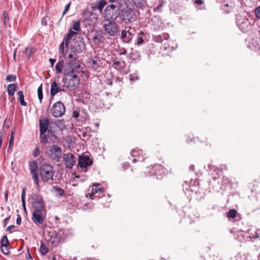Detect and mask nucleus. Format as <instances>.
<instances>
[{
    "mask_svg": "<svg viewBox=\"0 0 260 260\" xmlns=\"http://www.w3.org/2000/svg\"><path fill=\"white\" fill-rule=\"evenodd\" d=\"M81 68L80 61L76 58L67 63L62 80L63 87L70 91H74L78 88L80 80L77 74L82 72Z\"/></svg>",
    "mask_w": 260,
    "mask_h": 260,
    "instance_id": "1",
    "label": "nucleus"
},
{
    "mask_svg": "<svg viewBox=\"0 0 260 260\" xmlns=\"http://www.w3.org/2000/svg\"><path fill=\"white\" fill-rule=\"evenodd\" d=\"M29 169L30 174L36 185H39V180L37 170L39 171V175L43 182L49 180H53L54 171L53 167L49 164L42 163L38 168L37 162L35 160L29 162Z\"/></svg>",
    "mask_w": 260,
    "mask_h": 260,
    "instance_id": "2",
    "label": "nucleus"
},
{
    "mask_svg": "<svg viewBox=\"0 0 260 260\" xmlns=\"http://www.w3.org/2000/svg\"><path fill=\"white\" fill-rule=\"evenodd\" d=\"M48 155L52 161L59 162L62 156V149L57 145H52L49 147Z\"/></svg>",
    "mask_w": 260,
    "mask_h": 260,
    "instance_id": "3",
    "label": "nucleus"
},
{
    "mask_svg": "<svg viewBox=\"0 0 260 260\" xmlns=\"http://www.w3.org/2000/svg\"><path fill=\"white\" fill-rule=\"evenodd\" d=\"M66 108L64 104L59 101L53 104L51 109L52 115L55 118L62 117L64 114Z\"/></svg>",
    "mask_w": 260,
    "mask_h": 260,
    "instance_id": "4",
    "label": "nucleus"
},
{
    "mask_svg": "<svg viewBox=\"0 0 260 260\" xmlns=\"http://www.w3.org/2000/svg\"><path fill=\"white\" fill-rule=\"evenodd\" d=\"M105 31L110 36H114L118 32L119 27L115 22L109 21L104 25Z\"/></svg>",
    "mask_w": 260,
    "mask_h": 260,
    "instance_id": "5",
    "label": "nucleus"
},
{
    "mask_svg": "<svg viewBox=\"0 0 260 260\" xmlns=\"http://www.w3.org/2000/svg\"><path fill=\"white\" fill-rule=\"evenodd\" d=\"M63 161L67 169H71L75 164L76 157L71 153L64 154L63 155Z\"/></svg>",
    "mask_w": 260,
    "mask_h": 260,
    "instance_id": "6",
    "label": "nucleus"
},
{
    "mask_svg": "<svg viewBox=\"0 0 260 260\" xmlns=\"http://www.w3.org/2000/svg\"><path fill=\"white\" fill-rule=\"evenodd\" d=\"M92 163V160L88 155L82 154L79 156L78 165L80 168H86L91 166Z\"/></svg>",
    "mask_w": 260,
    "mask_h": 260,
    "instance_id": "7",
    "label": "nucleus"
},
{
    "mask_svg": "<svg viewBox=\"0 0 260 260\" xmlns=\"http://www.w3.org/2000/svg\"><path fill=\"white\" fill-rule=\"evenodd\" d=\"M125 7L121 10V17L122 20L127 23L129 22L131 19L132 18V10L131 8L128 7L126 3H125Z\"/></svg>",
    "mask_w": 260,
    "mask_h": 260,
    "instance_id": "8",
    "label": "nucleus"
},
{
    "mask_svg": "<svg viewBox=\"0 0 260 260\" xmlns=\"http://www.w3.org/2000/svg\"><path fill=\"white\" fill-rule=\"evenodd\" d=\"M1 251L6 255L10 253L9 249L8 248L9 245V241L7 235H4L0 240Z\"/></svg>",
    "mask_w": 260,
    "mask_h": 260,
    "instance_id": "9",
    "label": "nucleus"
},
{
    "mask_svg": "<svg viewBox=\"0 0 260 260\" xmlns=\"http://www.w3.org/2000/svg\"><path fill=\"white\" fill-rule=\"evenodd\" d=\"M49 120L48 118L39 120V127L40 135L45 134L50 128L49 127Z\"/></svg>",
    "mask_w": 260,
    "mask_h": 260,
    "instance_id": "10",
    "label": "nucleus"
},
{
    "mask_svg": "<svg viewBox=\"0 0 260 260\" xmlns=\"http://www.w3.org/2000/svg\"><path fill=\"white\" fill-rule=\"evenodd\" d=\"M48 236L50 237V242L55 246H57L61 241L60 234L55 231L48 232Z\"/></svg>",
    "mask_w": 260,
    "mask_h": 260,
    "instance_id": "11",
    "label": "nucleus"
},
{
    "mask_svg": "<svg viewBox=\"0 0 260 260\" xmlns=\"http://www.w3.org/2000/svg\"><path fill=\"white\" fill-rule=\"evenodd\" d=\"M31 219L36 224H42L45 219V216L44 212H32Z\"/></svg>",
    "mask_w": 260,
    "mask_h": 260,
    "instance_id": "12",
    "label": "nucleus"
},
{
    "mask_svg": "<svg viewBox=\"0 0 260 260\" xmlns=\"http://www.w3.org/2000/svg\"><path fill=\"white\" fill-rule=\"evenodd\" d=\"M64 88H66V87H63V85L61 86H58L56 82L53 81L51 84V88H50L51 96L53 97L57 93H58L59 92L66 91Z\"/></svg>",
    "mask_w": 260,
    "mask_h": 260,
    "instance_id": "13",
    "label": "nucleus"
},
{
    "mask_svg": "<svg viewBox=\"0 0 260 260\" xmlns=\"http://www.w3.org/2000/svg\"><path fill=\"white\" fill-rule=\"evenodd\" d=\"M104 17L107 20L114 21L119 15V11H114L109 10V12L106 11V9L104 12Z\"/></svg>",
    "mask_w": 260,
    "mask_h": 260,
    "instance_id": "14",
    "label": "nucleus"
},
{
    "mask_svg": "<svg viewBox=\"0 0 260 260\" xmlns=\"http://www.w3.org/2000/svg\"><path fill=\"white\" fill-rule=\"evenodd\" d=\"M154 175L158 179H161L165 175V168L160 165H156L153 168Z\"/></svg>",
    "mask_w": 260,
    "mask_h": 260,
    "instance_id": "15",
    "label": "nucleus"
},
{
    "mask_svg": "<svg viewBox=\"0 0 260 260\" xmlns=\"http://www.w3.org/2000/svg\"><path fill=\"white\" fill-rule=\"evenodd\" d=\"M133 37V34L129 31L122 30L121 33L120 39L124 43H130Z\"/></svg>",
    "mask_w": 260,
    "mask_h": 260,
    "instance_id": "16",
    "label": "nucleus"
},
{
    "mask_svg": "<svg viewBox=\"0 0 260 260\" xmlns=\"http://www.w3.org/2000/svg\"><path fill=\"white\" fill-rule=\"evenodd\" d=\"M103 192V189L102 188L99 187V184H94L92 185L91 188V190L90 193H87L86 194V197H88V194H89L90 197L93 196H94L96 194H98L100 195L101 193H102Z\"/></svg>",
    "mask_w": 260,
    "mask_h": 260,
    "instance_id": "17",
    "label": "nucleus"
},
{
    "mask_svg": "<svg viewBox=\"0 0 260 260\" xmlns=\"http://www.w3.org/2000/svg\"><path fill=\"white\" fill-rule=\"evenodd\" d=\"M34 209L33 212H44L45 205L44 203L31 204Z\"/></svg>",
    "mask_w": 260,
    "mask_h": 260,
    "instance_id": "18",
    "label": "nucleus"
},
{
    "mask_svg": "<svg viewBox=\"0 0 260 260\" xmlns=\"http://www.w3.org/2000/svg\"><path fill=\"white\" fill-rule=\"evenodd\" d=\"M77 34L76 31L72 30L71 28L70 29L67 35L63 39V41H65V46L66 47H68L70 41L71 40L72 37L77 35Z\"/></svg>",
    "mask_w": 260,
    "mask_h": 260,
    "instance_id": "19",
    "label": "nucleus"
},
{
    "mask_svg": "<svg viewBox=\"0 0 260 260\" xmlns=\"http://www.w3.org/2000/svg\"><path fill=\"white\" fill-rule=\"evenodd\" d=\"M107 2L106 0H100L95 3V6H91L93 9H97L100 11H102L104 7L106 5Z\"/></svg>",
    "mask_w": 260,
    "mask_h": 260,
    "instance_id": "20",
    "label": "nucleus"
},
{
    "mask_svg": "<svg viewBox=\"0 0 260 260\" xmlns=\"http://www.w3.org/2000/svg\"><path fill=\"white\" fill-rule=\"evenodd\" d=\"M52 191L54 192L56 196L58 197H62L65 194L64 190L58 186H54Z\"/></svg>",
    "mask_w": 260,
    "mask_h": 260,
    "instance_id": "21",
    "label": "nucleus"
},
{
    "mask_svg": "<svg viewBox=\"0 0 260 260\" xmlns=\"http://www.w3.org/2000/svg\"><path fill=\"white\" fill-rule=\"evenodd\" d=\"M31 200V204L44 203L42 197L38 194H33Z\"/></svg>",
    "mask_w": 260,
    "mask_h": 260,
    "instance_id": "22",
    "label": "nucleus"
},
{
    "mask_svg": "<svg viewBox=\"0 0 260 260\" xmlns=\"http://www.w3.org/2000/svg\"><path fill=\"white\" fill-rule=\"evenodd\" d=\"M244 23V17L242 15H237L236 16V23L238 27L241 30L243 31L244 27L243 26V23Z\"/></svg>",
    "mask_w": 260,
    "mask_h": 260,
    "instance_id": "23",
    "label": "nucleus"
},
{
    "mask_svg": "<svg viewBox=\"0 0 260 260\" xmlns=\"http://www.w3.org/2000/svg\"><path fill=\"white\" fill-rule=\"evenodd\" d=\"M18 87L17 84H10L8 86L7 91L9 96H13Z\"/></svg>",
    "mask_w": 260,
    "mask_h": 260,
    "instance_id": "24",
    "label": "nucleus"
},
{
    "mask_svg": "<svg viewBox=\"0 0 260 260\" xmlns=\"http://www.w3.org/2000/svg\"><path fill=\"white\" fill-rule=\"evenodd\" d=\"M169 38L168 34H162L159 35H156L153 37L154 41L158 43L162 42L163 40H167Z\"/></svg>",
    "mask_w": 260,
    "mask_h": 260,
    "instance_id": "25",
    "label": "nucleus"
},
{
    "mask_svg": "<svg viewBox=\"0 0 260 260\" xmlns=\"http://www.w3.org/2000/svg\"><path fill=\"white\" fill-rule=\"evenodd\" d=\"M128 56L131 59L136 61H138L140 60V53L137 51L130 53Z\"/></svg>",
    "mask_w": 260,
    "mask_h": 260,
    "instance_id": "26",
    "label": "nucleus"
},
{
    "mask_svg": "<svg viewBox=\"0 0 260 260\" xmlns=\"http://www.w3.org/2000/svg\"><path fill=\"white\" fill-rule=\"evenodd\" d=\"M47 132V134L46 135L48 136L49 139L52 142H55L57 140V137L54 134V133L52 128L50 127Z\"/></svg>",
    "mask_w": 260,
    "mask_h": 260,
    "instance_id": "27",
    "label": "nucleus"
},
{
    "mask_svg": "<svg viewBox=\"0 0 260 260\" xmlns=\"http://www.w3.org/2000/svg\"><path fill=\"white\" fill-rule=\"evenodd\" d=\"M64 65V61L62 59H61L56 63L55 66V70L57 74H60L62 73V68Z\"/></svg>",
    "mask_w": 260,
    "mask_h": 260,
    "instance_id": "28",
    "label": "nucleus"
},
{
    "mask_svg": "<svg viewBox=\"0 0 260 260\" xmlns=\"http://www.w3.org/2000/svg\"><path fill=\"white\" fill-rule=\"evenodd\" d=\"M144 38L146 39L145 35L144 32L141 31L138 35L137 44L138 45H141L144 43Z\"/></svg>",
    "mask_w": 260,
    "mask_h": 260,
    "instance_id": "29",
    "label": "nucleus"
},
{
    "mask_svg": "<svg viewBox=\"0 0 260 260\" xmlns=\"http://www.w3.org/2000/svg\"><path fill=\"white\" fill-rule=\"evenodd\" d=\"M82 15H83L84 17H86V18L94 15L93 18L97 19V16L96 14H94L93 12L89 11L88 8H86L83 10Z\"/></svg>",
    "mask_w": 260,
    "mask_h": 260,
    "instance_id": "30",
    "label": "nucleus"
},
{
    "mask_svg": "<svg viewBox=\"0 0 260 260\" xmlns=\"http://www.w3.org/2000/svg\"><path fill=\"white\" fill-rule=\"evenodd\" d=\"M235 238L239 242H242L244 240V234L242 230L237 231L236 234L234 235Z\"/></svg>",
    "mask_w": 260,
    "mask_h": 260,
    "instance_id": "31",
    "label": "nucleus"
},
{
    "mask_svg": "<svg viewBox=\"0 0 260 260\" xmlns=\"http://www.w3.org/2000/svg\"><path fill=\"white\" fill-rule=\"evenodd\" d=\"M237 212L236 210L234 209H230L227 213H226V217L228 218H237Z\"/></svg>",
    "mask_w": 260,
    "mask_h": 260,
    "instance_id": "32",
    "label": "nucleus"
},
{
    "mask_svg": "<svg viewBox=\"0 0 260 260\" xmlns=\"http://www.w3.org/2000/svg\"><path fill=\"white\" fill-rule=\"evenodd\" d=\"M14 135H15V131L12 130L11 133L10 135V138L9 139V146L8 148V151H11L12 147L14 143Z\"/></svg>",
    "mask_w": 260,
    "mask_h": 260,
    "instance_id": "33",
    "label": "nucleus"
},
{
    "mask_svg": "<svg viewBox=\"0 0 260 260\" xmlns=\"http://www.w3.org/2000/svg\"><path fill=\"white\" fill-rule=\"evenodd\" d=\"M17 94L19 96V101L20 102V104L23 106H27V103L24 100V94L22 91L20 90L17 92Z\"/></svg>",
    "mask_w": 260,
    "mask_h": 260,
    "instance_id": "34",
    "label": "nucleus"
},
{
    "mask_svg": "<svg viewBox=\"0 0 260 260\" xmlns=\"http://www.w3.org/2000/svg\"><path fill=\"white\" fill-rule=\"evenodd\" d=\"M99 61H100V60L96 56L91 59L90 62H91L92 67L95 70L97 69L99 67L98 63Z\"/></svg>",
    "mask_w": 260,
    "mask_h": 260,
    "instance_id": "35",
    "label": "nucleus"
},
{
    "mask_svg": "<svg viewBox=\"0 0 260 260\" xmlns=\"http://www.w3.org/2000/svg\"><path fill=\"white\" fill-rule=\"evenodd\" d=\"M135 6L139 9H141L144 6L145 0H133Z\"/></svg>",
    "mask_w": 260,
    "mask_h": 260,
    "instance_id": "36",
    "label": "nucleus"
},
{
    "mask_svg": "<svg viewBox=\"0 0 260 260\" xmlns=\"http://www.w3.org/2000/svg\"><path fill=\"white\" fill-rule=\"evenodd\" d=\"M40 251L41 253L44 255H45L46 254H47L49 251L48 248L45 245V243L43 241H41V242Z\"/></svg>",
    "mask_w": 260,
    "mask_h": 260,
    "instance_id": "37",
    "label": "nucleus"
},
{
    "mask_svg": "<svg viewBox=\"0 0 260 260\" xmlns=\"http://www.w3.org/2000/svg\"><path fill=\"white\" fill-rule=\"evenodd\" d=\"M38 96L39 100L40 103H42V101L43 98V88H42V84H41L37 89Z\"/></svg>",
    "mask_w": 260,
    "mask_h": 260,
    "instance_id": "38",
    "label": "nucleus"
},
{
    "mask_svg": "<svg viewBox=\"0 0 260 260\" xmlns=\"http://www.w3.org/2000/svg\"><path fill=\"white\" fill-rule=\"evenodd\" d=\"M35 49L32 47H27L25 51L26 56L28 59H29L32 54L34 52Z\"/></svg>",
    "mask_w": 260,
    "mask_h": 260,
    "instance_id": "39",
    "label": "nucleus"
},
{
    "mask_svg": "<svg viewBox=\"0 0 260 260\" xmlns=\"http://www.w3.org/2000/svg\"><path fill=\"white\" fill-rule=\"evenodd\" d=\"M143 153V150L142 149H138L137 148L136 149H133L131 152V154L133 157H138L141 154H142Z\"/></svg>",
    "mask_w": 260,
    "mask_h": 260,
    "instance_id": "40",
    "label": "nucleus"
},
{
    "mask_svg": "<svg viewBox=\"0 0 260 260\" xmlns=\"http://www.w3.org/2000/svg\"><path fill=\"white\" fill-rule=\"evenodd\" d=\"M64 45H65V41H63L61 42V43L60 44L59 47V52L65 56L66 55L67 51H65L64 50Z\"/></svg>",
    "mask_w": 260,
    "mask_h": 260,
    "instance_id": "41",
    "label": "nucleus"
},
{
    "mask_svg": "<svg viewBox=\"0 0 260 260\" xmlns=\"http://www.w3.org/2000/svg\"><path fill=\"white\" fill-rule=\"evenodd\" d=\"M40 143H43L44 144H46L47 143H49L48 138V136L47 135L44 134L43 135H40Z\"/></svg>",
    "mask_w": 260,
    "mask_h": 260,
    "instance_id": "42",
    "label": "nucleus"
},
{
    "mask_svg": "<svg viewBox=\"0 0 260 260\" xmlns=\"http://www.w3.org/2000/svg\"><path fill=\"white\" fill-rule=\"evenodd\" d=\"M80 20L74 22L73 24L72 28L75 31H79L80 30Z\"/></svg>",
    "mask_w": 260,
    "mask_h": 260,
    "instance_id": "43",
    "label": "nucleus"
},
{
    "mask_svg": "<svg viewBox=\"0 0 260 260\" xmlns=\"http://www.w3.org/2000/svg\"><path fill=\"white\" fill-rule=\"evenodd\" d=\"M2 16H3V19H4L3 20L4 23L6 24L9 21L8 13L6 11H4Z\"/></svg>",
    "mask_w": 260,
    "mask_h": 260,
    "instance_id": "44",
    "label": "nucleus"
},
{
    "mask_svg": "<svg viewBox=\"0 0 260 260\" xmlns=\"http://www.w3.org/2000/svg\"><path fill=\"white\" fill-rule=\"evenodd\" d=\"M116 6L114 4H111L109 6H108L106 8V11L107 13V12H109V10H114V11H119L118 9H116Z\"/></svg>",
    "mask_w": 260,
    "mask_h": 260,
    "instance_id": "45",
    "label": "nucleus"
},
{
    "mask_svg": "<svg viewBox=\"0 0 260 260\" xmlns=\"http://www.w3.org/2000/svg\"><path fill=\"white\" fill-rule=\"evenodd\" d=\"M16 79V77L13 75L9 74L6 77V80L8 82H13Z\"/></svg>",
    "mask_w": 260,
    "mask_h": 260,
    "instance_id": "46",
    "label": "nucleus"
},
{
    "mask_svg": "<svg viewBox=\"0 0 260 260\" xmlns=\"http://www.w3.org/2000/svg\"><path fill=\"white\" fill-rule=\"evenodd\" d=\"M98 43L101 44L104 42L105 41V38L102 35H98Z\"/></svg>",
    "mask_w": 260,
    "mask_h": 260,
    "instance_id": "47",
    "label": "nucleus"
},
{
    "mask_svg": "<svg viewBox=\"0 0 260 260\" xmlns=\"http://www.w3.org/2000/svg\"><path fill=\"white\" fill-rule=\"evenodd\" d=\"M255 15L256 18L260 19V6L255 9Z\"/></svg>",
    "mask_w": 260,
    "mask_h": 260,
    "instance_id": "48",
    "label": "nucleus"
},
{
    "mask_svg": "<svg viewBox=\"0 0 260 260\" xmlns=\"http://www.w3.org/2000/svg\"><path fill=\"white\" fill-rule=\"evenodd\" d=\"M25 192H26V189L24 188H23V189L22 190V193H21V201H22V202H25Z\"/></svg>",
    "mask_w": 260,
    "mask_h": 260,
    "instance_id": "49",
    "label": "nucleus"
},
{
    "mask_svg": "<svg viewBox=\"0 0 260 260\" xmlns=\"http://www.w3.org/2000/svg\"><path fill=\"white\" fill-rule=\"evenodd\" d=\"M40 153V150L38 147H37L33 151V156L37 157L39 155Z\"/></svg>",
    "mask_w": 260,
    "mask_h": 260,
    "instance_id": "50",
    "label": "nucleus"
},
{
    "mask_svg": "<svg viewBox=\"0 0 260 260\" xmlns=\"http://www.w3.org/2000/svg\"><path fill=\"white\" fill-rule=\"evenodd\" d=\"M129 79L131 81H135L139 79V77L134 74H131L129 76Z\"/></svg>",
    "mask_w": 260,
    "mask_h": 260,
    "instance_id": "51",
    "label": "nucleus"
},
{
    "mask_svg": "<svg viewBox=\"0 0 260 260\" xmlns=\"http://www.w3.org/2000/svg\"><path fill=\"white\" fill-rule=\"evenodd\" d=\"M127 53V51L124 48H122L119 50V54L121 55H125Z\"/></svg>",
    "mask_w": 260,
    "mask_h": 260,
    "instance_id": "52",
    "label": "nucleus"
},
{
    "mask_svg": "<svg viewBox=\"0 0 260 260\" xmlns=\"http://www.w3.org/2000/svg\"><path fill=\"white\" fill-rule=\"evenodd\" d=\"M15 227V226L14 225H11L10 226H9L6 229V232H9L10 233H12V230L14 229Z\"/></svg>",
    "mask_w": 260,
    "mask_h": 260,
    "instance_id": "53",
    "label": "nucleus"
},
{
    "mask_svg": "<svg viewBox=\"0 0 260 260\" xmlns=\"http://www.w3.org/2000/svg\"><path fill=\"white\" fill-rule=\"evenodd\" d=\"M72 115L73 117L77 118L79 116V112L77 111H74Z\"/></svg>",
    "mask_w": 260,
    "mask_h": 260,
    "instance_id": "54",
    "label": "nucleus"
},
{
    "mask_svg": "<svg viewBox=\"0 0 260 260\" xmlns=\"http://www.w3.org/2000/svg\"><path fill=\"white\" fill-rule=\"evenodd\" d=\"M21 217L20 215H17V217L16 219V223L18 225L21 224Z\"/></svg>",
    "mask_w": 260,
    "mask_h": 260,
    "instance_id": "55",
    "label": "nucleus"
},
{
    "mask_svg": "<svg viewBox=\"0 0 260 260\" xmlns=\"http://www.w3.org/2000/svg\"><path fill=\"white\" fill-rule=\"evenodd\" d=\"M10 215L8 217H7L4 220H3V224H4V226H6L7 224H8V222L9 221V220L10 219Z\"/></svg>",
    "mask_w": 260,
    "mask_h": 260,
    "instance_id": "56",
    "label": "nucleus"
},
{
    "mask_svg": "<svg viewBox=\"0 0 260 260\" xmlns=\"http://www.w3.org/2000/svg\"><path fill=\"white\" fill-rule=\"evenodd\" d=\"M219 169L221 171L228 170V167L225 165H222L220 166Z\"/></svg>",
    "mask_w": 260,
    "mask_h": 260,
    "instance_id": "57",
    "label": "nucleus"
},
{
    "mask_svg": "<svg viewBox=\"0 0 260 260\" xmlns=\"http://www.w3.org/2000/svg\"><path fill=\"white\" fill-rule=\"evenodd\" d=\"M56 61V59L54 58H50L49 62L51 64V66L52 67Z\"/></svg>",
    "mask_w": 260,
    "mask_h": 260,
    "instance_id": "58",
    "label": "nucleus"
},
{
    "mask_svg": "<svg viewBox=\"0 0 260 260\" xmlns=\"http://www.w3.org/2000/svg\"><path fill=\"white\" fill-rule=\"evenodd\" d=\"M9 191L6 190L5 192V200L6 202L8 201V197Z\"/></svg>",
    "mask_w": 260,
    "mask_h": 260,
    "instance_id": "59",
    "label": "nucleus"
},
{
    "mask_svg": "<svg viewBox=\"0 0 260 260\" xmlns=\"http://www.w3.org/2000/svg\"><path fill=\"white\" fill-rule=\"evenodd\" d=\"M113 65L115 66V67H118L120 65V62L118 60H114Z\"/></svg>",
    "mask_w": 260,
    "mask_h": 260,
    "instance_id": "60",
    "label": "nucleus"
},
{
    "mask_svg": "<svg viewBox=\"0 0 260 260\" xmlns=\"http://www.w3.org/2000/svg\"><path fill=\"white\" fill-rule=\"evenodd\" d=\"M68 57L69 58H70V59H71L70 60H73L74 58H76L77 59V60L78 61H79V60H78L76 56H75V57H74L73 55L72 54H71V53L69 54L68 55Z\"/></svg>",
    "mask_w": 260,
    "mask_h": 260,
    "instance_id": "61",
    "label": "nucleus"
},
{
    "mask_svg": "<svg viewBox=\"0 0 260 260\" xmlns=\"http://www.w3.org/2000/svg\"><path fill=\"white\" fill-rule=\"evenodd\" d=\"M22 207H23L24 212H25L26 213H27V210H26V208L25 202H22Z\"/></svg>",
    "mask_w": 260,
    "mask_h": 260,
    "instance_id": "62",
    "label": "nucleus"
},
{
    "mask_svg": "<svg viewBox=\"0 0 260 260\" xmlns=\"http://www.w3.org/2000/svg\"><path fill=\"white\" fill-rule=\"evenodd\" d=\"M70 6H71V3H68L66 5L65 8H64L65 12H67L69 10Z\"/></svg>",
    "mask_w": 260,
    "mask_h": 260,
    "instance_id": "63",
    "label": "nucleus"
},
{
    "mask_svg": "<svg viewBox=\"0 0 260 260\" xmlns=\"http://www.w3.org/2000/svg\"><path fill=\"white\" fill-rule=\"evenodd\" d=\"M196 4L197 5H202L203 3V0H196L195 2Z\"/></svg>",
    "mask_w": 260,
    "mask_h": 260,
    "instance_id": "64",
    "label": "nucleus"
}]
</instances>
